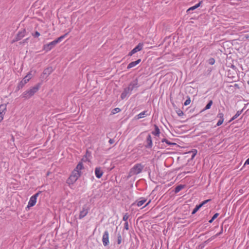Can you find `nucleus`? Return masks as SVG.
Instances as JSON below:
<instances>
[{
	"instance_id": "nucleus-8",
	"label": "nucleus",
	"mask_w": 249,
	"mask_h": 249,
	"mask_svg": "<svg viewBox=\"0 0 249 249\" xmlns=\"http://www.w3.org/2000/svg\"><path fill=\"white\" fill-rule=\"evenodd\" d=\"M31 73L29 72L20 81L19 86L22 87L25 84H26L32 78Z\"/></svg>"
},
{
	"instance_id": "nucleus-23",
	"label": "nucleus",
	"mask_w": 249,
	"mask_h": 249,
	"mask_svg": "<svg viewBox=\"0 0 249 249\" xmlns=\"http://www.w3.org/2000/svg\"><path fill=\"white\" fill-rule=\"evenodd\" d=\"M202 1H200L199 2H198V3L196 4L195 5L191 7L190 8H189L187 10V12L189 11L190 10H194L197 8L198 7H199L200 6V5L202 3Z\"/></svg>"
},
{
	"instance_id": "nucleus-12",
	"label": "nucleus",
	"mask_w": 249,
	"mask_h": 249,
	"mask_svg": "<svg viewBox=\"0 0 249 249\" xmlns=\"http://www.w3.org/2000/svg\"><path fill=\"white\" fill-rule=\"evenodd\" d=\"M104 174V172L101 167H97L95 169V174L97 178H100Z\"/></svg>"
},
{
	"instance_id": "nucleus-27",
	"label": "nucleus",
	"mask_w": 249,
	"mask_h": 249,
	"mask_svg": "<svg viewBox=\"0 0 249 249\" xmlns=\"http://www.w3.org/2000/svg\"><path fill=\"white\" fill-rule=\"evenodd\" d=\"M213 104V101L210 100L205 107V110L210 109Z\"/></svg>"
},
{
	"instance_id": "nucleus-3",
	"label": "nucleus",
	"mask_w": 249,
	"mask_h": 249,
	"mask_svg": "<svg viewBox=\"0 0 249 249\" xmlns=\"http://www.w3.org/2000/svg\"><path fill=\"white\" fill-rule=\"evenodd\" d=\"M62 39V36H59L57 39L54 40L49 43L44 45V50L46 52L50 51L56 44L59 42H60Z\"/></svg>"
},
{
	"instance_id": "nucleus-37",
	"label": "nucleus",
	"mask_w": 249,
	"mask_h": 249,
	"mask_svg": "<svg viewBox=\"0 0 249 249\" xmlns=\"http://www.w3.org/2000/svg\"><path fill=\"white\" fill-rule=\"evenodd\" d=\"M249 164V158L246 160L244 163V165Z\"/></svg>"
},
{
	"instance_id": "nucleus-29",
	"label": "nucleus",
	"mask_w": 249,
	"mask_h": 249,
	"mask_svg": "<svg viewBox=\"0 0 249 249\" xmlns=\"http://www.w3.org/2000/svg\"><path fill=\"white\" fill-rule=\"evenodd\" d=\"M182 188H183V186L181 185L177 186L175 188V192L176 193L179 192Z\"/></svg>"
},
{
	"instance_id": "nucleus-41",
	"label": "nucleus",
	"mask_w": 249,
	"mask_h": 249,
	"mask_svg": "<svg viewBox=\"0 0 249 249\" xmlns=\"http://www.w3.org/2000/svg\"><path fill=\"white\" fill-rule=\"evenodd\" d=\"M178 114L179 115H180L181 114H183V112H182V111H181L180 112H179Z\"/></svg>"
},
{
	"instance_id": "nucleus-40",
	"label": "nucleus",
	"mask_w": 249,
	"mask_h": 249,
	"mask_svg": "<svg viewBox=\"0 0 249 249\" xmlns=\"http://www.w3.org/2000/svg\"><path fill=\"white\" fill-rule=\"evenodd\" d=\"M222 229L221 230V232H219V233H217V234L215 235V237H216V236H218V235H220V234L222 233Z\"/></svg>"
},
{
	"instance_id": "nucleus-13",
	"label": "nucleus",
	"mask_w": 249,
	"mask_h": 249,
	"mask_svg": "<svg viewBox=\"0 0 249 249\" xmlns=\"http://www.w3.org/2000/svg\"><path fill=\"white\" fill-rule=\"evenodd\" d=\"M131 94V92L129 91V89L127 88H125L124 91L122 92L121 95V98L124 100L129 96Z\"/></svg>"
},
{
	"instance_id": "nucleus-15",
	"label": "nucleus",
	"mask_w": 249,
	"mask_h": 249,
	"mask_svg": "<svg viewBox=\"0 0 249 249\" xmlns=\"http://www.w3.org/2000/svg\"><path fill=\"white\" fill-rule=\"evenodd\" d=\"M138 87V82L137 81H133L129 84L128 86L127 87L129 89V91L132 92V90Z\"/></svg>"
},
{
	"instance_id": "nucleus-25",
	"label": "nucleus",
	"mask_w": 249,
	"mask_h": 249,
	"mask_svg": "<svg viewBox=\"0 0 249 249\" xmlns=\"http://www.w3.org/2000/svg\"><path fill=\"white\" fill-rule=\"evenodd\" d=\"M161 142H166L167 144L169 145H177L176 143H174V142H169L168 140H167V139H163L162 140H161Z\"/></svg>"
},
{
	"instance_id": "nucleus-17",
	"label": "nucleus",
	"mask_w": 249,
	"mask_h": 249,
	"mask_svg": "<svg viewBox=\"0 0 249 249\" xmlns=\"http://www.w3.org/2000/svg\"><path fill=\"white\" fill-rule=\"evenodd\" d=\"M141 62V59H138L137 60H136L135 61L131 62V63H130L128 65V66L127 67V69H131L132 68H133L135 66H136L137 65L139 64Z\"/></svg>"
},
{
	"instance_id": "nucleus-31",
	"label": "nucleus",
	"mask_w": 249,
	"mask_h": 249,
	"mask_svg": "<svg viewBox=\"0 0 249 249\" xmlns=\"http://www.w3.org/2000/svg\"><path fill=\"white\" fill-rule=\"evenodd\" d=\"M129 218V215L127 213H125L124 215L123 216V219L124 221H125L126 222H127V219H128Z\"/></svg>"
},
{
	"instance_id": "nucleus-30",
	"label": "nucleus",
	"mask_w": 249,
	"mask_h": 249,
	"mask_svg": "<svg viewBox=\"0 0 249 249\" xmlns=\"http://www.w3.org/2000/svg\"><path fill=\"white\" fill-rule=\"evenodd\" d=\"M122 236L121 234H118L117 237V243L118 244L120 245L122 242Z\"/></svg>"
},
{
	"instance_id": "nucleus-10",
	"label": "nucleus",
	"mask_w": 249,
	"mask_h": 249,
	"mask_svg": "<svg viewBox=\"0 0 249 249\" xmlns=\"http://www.w3.org/2000/svg\"><path fill=\"white\" fill-rule=\"evenodd\" d=\"M6 110V105L2 104L0 106V123L3 119V116Z\"/></svg>"
},
{
	"instance_id": "nucleus-19",
	"label": "nucleus",
	"mask_w": 249,
	"mask_h": 249,
	"mask_svg": "<svg viewBox=\"0 0 249 249\" xmlns=\"http://www.w3.org/2000/svg\"><path fill=\"white\" fill-rule=\"evenodd\" d=\"M52 72V68H47L45 69L43 71V74L42 75L43 78L47 77Z\"/></svg>"
},
{
	"instance_id": "nucleus-6",
	"label": "nucleus",
	"mask_w": 249,
	"mask_h": 249,
	"mask_svg": "<svg viewBox=\"0 0 249 249\" xmlns=\"http://www.w3.org/2000/svg\"><path fill=\"white\" fill-rule=\"evenodd\" d=\"M39 194V193H36L30 197V200L28 203L27 206L28 207H33L36 204V199Z\"/></svg>"
},
{
	"instance_id": "nucleus-28",
	"label": "nucleus",
	"mask_w": 249,
	"mask_h": 249,
	"mask_svg": "<svg viewBox=\"0 0 249 249\" xmlns=\"http://www.w3.org/2000/svg\"><path fill=\"white\" fill-rule=\"evenodd\" d=\"M152 133L156 136L159 135L160 134V129L156 127L155 130L152 132Z\"/></svg>"
},
{
	"instance_id": "nucleus-24",
	"label": "nucleus",
	"mask_w": 249,
	"mask_h": 249,
	"mask_svg": "<svg viewBox=\"0 0 249 249\" xmlns=\"http://www.w3.org/2000/svg\"><path fill=\"white\" fill-rule=\"evenodd\" d=\"M146 201V199L145 198H141V200L137 201V205L138 207H140V206H142Z\"/></svg>"
},
{
	"instance_id": "nucleus-2",
	"label": "nucleus",
	"mask_w": 249,
	"mask_h": 249,
	"mask_svg": "<svg viewBox=\"0 0 249 249\" xmlns=\"http://www.w3.org/2000/svg\"><path fill=\"white\" fill-rule=\"evenodd\" d=\"M143 168V166L141 163L135 164L131 169L129 172L130 176L138 175L140 173Z\"/></svg>"
},
{
	"instance_id": "nucleus-22",
	"label": "nucleus",
	"mask_w": 249,
	"mask_h": 249,
	"mask_svg": "<svg viewBox=\"0 0 249 249\" xmlns=\"http://www.w3.org/2000/svg\"><path fill=\"white\" fill-rule=\"evenodd\" d=\"M242 112V110L237 111L236 114L228 121V123H230L232 120H234V119H236L241 114Z\"/></svg>"
},
{
	"instance_id": "nucleus-14",
	"label": "nucleus",
	"mask_w": 249,
	"mask_h": 249,
	"mask_svg": "<svg viewBox=\"0 0 249 249\" xmlns=\"http://www.w3.org/2000/svg\"><path fill=\"white\" fill-rule=\"evenodd\" d=\"M210 201V199H207L206 200L203 201L201 204H200L196 206V207L195 208V209L193 210L192 212V214H195L196 212L198 211V210L204 204L207 203L208 202Z\"/></svg>"
},
{
	"instance_id": "nucleus-36",
	"label": "nucleus",
	"mask_w": 249,
	"mask_h": 249,
	"mask_svg": "<svg viewBox=\"0 0 249 249\" xmlns=\"http://www.w3.org/2000/svg\"><path fill=\"white\" fill-rule=\"evenodd\" d=\"M124 228L126 230H128V222H126L124 223Z\"/></svg>"
},
{
	"instance_id": "nucleus-34",
	"label": "nucleus",
	"mask_w": 249,
	"mask_h": 249,
	"mask_svg": "<svg viewBox=\"0 0 249 249\" xmlns=\"http://www.w3.org/2000/svg\"><path fill=\"white\" fill-rule=\"evenodd\" d=\"M33 36L35 37H37L40 36V34L38 32L36 31L34 34H33Z\"/></svg>"
},
{
	"instance_id": "nucleus-38",
	"label": "nucleus",
	"mask_w": 249,
	"mask_h": 249,
	"mask_svg": "<svg viewBox=\"0 0 249 249\" xmlns=\"http://www.w3.org/2000/svg\"><path fill=\"white\" fill-rule=\"evenodd\" d=\"M108 142H109V143L110 144H112V143H114V140H113V139H110L109 140Z\"/></svg>"
},
{
	"instance_id": "nucleus-9",
	"label": "nucleus",
	"mask_w": 249,
	"mask_h": 249,
	"mask_svg": "<svg viewBox=\"0 0 249 249\" xmlns=\"http://www.w3.org/2000/svg\"><path fill=\"white\" fill-rule=\"evenodd\" d=\"M25 33L26 31L25 29H22V30L19 31L16 38L13 39V42L18 41L21 39L25 36Z\"/></svg>"
},
{
	"instance_id": "nucleus-5",
	"label": "nucleus",
	"mask_w": 249,
	"mask_h": 249,
	"mask_svg": "<svg viewBox=\"0 0 249 249\" xmlns=\"http://www.w3.org/2000/svg\"><path fill=\"white\" fill-rule=\"evenodd\" d=\"M89 210V206L87 205H85L82 207V210L80 211L79 215V219H82L86 216Z\"/></svg>"
},
{
	"instance_id": "nucleus-7",
	"label": "nucleus",
	"mask_w": 249,
	"mask_h": 249,
	"mask_svg": "<svg viewBox=\"0 0 249 249\" xmlns=\"http://www.w3.org/2000/svg\"><path fill=\"white\" fill-rule=\"evenodd\" d=\"M143 45V43H139L136 47H135L133 50H131V51L129 53L128 55L132 56L137 52L141 51L142 49Z\"/></svg>"
},
{
	"instance_id": "nucleus-35",
	"label": "nucleus",
	"mask_w": 249,
	"mask_h": 249,
	"mask_svg": "<svg viewBox=\"0 0 249 249\" xmlns=\"http://www.w3.org/2000/svg\"><path fill=\"white\" fill-rule=\"evenodd\" d=\"M215 62V60L213 58H210L209 60V63L211 65H213Z\"/></svg>"
},
{
	"instance_id": "nucleus-16",
	"label": "nucleus",
	"mask_w": 249,
	"mask_h": 249,
	"mask_svg": "<svg viewBox=\"0 0 249 249\" xmlns=\"http://www.w3.org/2000/svg\"><path fill=\"white\" fill-rule=\"evenodd\" d=\"M217 118L218 119L216 124H222L224 122V114L222 112H219Z\"/></svg>"
},
{
	"instance_id": "nucleus-1",
	"label": "nucleus",
	"mask_w": 249,
	"mask_h": 249,
	"mask_svg": "<svg viewBox=\"0 0 249 249\" xmlns=\"http://www.w3.org/2000/svg\"><path fill=\"white\" fill-rule=\"evenodd\" d=\"M39 88L40 84H38L29 89L25 91L21 95V97L24 99H29L38 90Z\"/></svg>"
},
{
	"instance_id": "nucleus-4",
	"label": "nucleus",
	"mask_w": 249,
	"mask_h": 249,
	"mask_svg": "<svg viewBox=\"0 0 249 249\" xmlns=\"http://www.w3.org/2000/svg\"><path fill=\"white\" fill-rule=\"evenodd\" d=\"M80 174L77 173L76 171H72L71 175L67 179V182L69 184H73L80 177Z\"/></svg>"
},
{
	"instance_id": "nucleus-26",
	"label": "nucleus",
	"mask_w": 249,
	"mask_h": 249,
	"mask_svg": "<svg viewBox=\"0 0 249 249\" xmlns=\"http://www.w3.org/2000/svg\"><path fill=\"white\" fill-rule=\"evenodd\" d=\"M120 111H121V109L118 107H116V108H115L112 109V110L111 111V113L112 114H115L118 113Z\"/></svg>"
},
{
	"instance_id": "nucleus-21",
	"label": "nucleus",
	"mask_w": 249,
	"mask_h": 249,
	"mask_svg": "<svg viewBox=\"0 0 249 249\" xmlns=\"http://www.w3.org/2000/svg\"><path fill=\"white\" fill-rule=\"evenodd\" d=\"M147 112L146 111H143L141 112L140 113H139V114H138L135 117V118L137 119H141V118H142L144 117L145 116L147 115Z\"/></svg>"
},
{
	"instance_id": "nucleus-20",
	"label": "nucleus",
	"mask_w": 249,
	"mask_h": 249,
	"mask_svg": "<svg viewBox=\"0 0 249 249\" xmlns=\"http://www.w3.org/2000/svg\"><path fill=\"white\" fill-rule=\"evenodd\" d=\"M146 142L147 144L146 145V147L147 148H151L152 146V138L150 135H148L146 138Z\"/></svg>"
},
{
	"instance_id": "nucleus-11",
	"label": "nucleus",
	"mask_w": 249,
	"mask_h": 249,
	"mask_svg": "<svg viewBox=\"0 0 249 249\" xmlns=\"http://www.w3.org/2000/svg\"><path fill=\"white\" fill-rule=\"evenodd\" d=\"M102 241L105 246H107L109 243V234L107 231H105L103 234Z\"/></svg>"
},
{
	"instance_id": "nucleus-32",
	"label": "nucleus",
	"mask_w": 249,
	"mask_h": 249,
	"mask_svg": "<svg viewBox=\"0 0 249 249\" xmlns=\"http://www.w3.org/2000/svg\"><path fill=\"white\" fill-rule=\"evenodd\" d=\"M218 215V213H215L213 216L212 218L209 221V222L210 223H212L214 219H215Z\"/></svg>"
},
{
	"instance_id": "nucleus-18",
	"label": "nucleus",
	"mask_w": 249,
	"mask_h": 249,
	"mask_svg": "<svg viewBox=\"0 0 249 249\" xmlns=\"http://www.w3.org/2000/svg\"><path fill=\"white\" fill-rule=\"evenodd\" d=\"M83 168V165L82 162H79L76 166V168L73 171H76L77 173L80 174V176L81 174V170Z\"/></svg>"
},
{
	"instance_id": "nucleus-39",
	"label": "nucleus",
	"mask_w": 249,
	"mask_h": 249,
	"mask_svg": "<svg viewBox=\"0 0 249 249\" xmlns=\"http://www.w3.org/2000/svg\"><path fill=\"white\" fill-rule=\"evenodd\" d=\"M151 201V200H149L148 201V202L145 204V205L144 206V207H145L147 206V205H148L150 203Z\"/></svg>"
},
{
	"instance_id": "nucleus-33",
	"label": "nucleus",
	"mask_w": 249,
	"mask_h": 249,
	"mask_svg": "<svg viewBox=\"0 0 249 249\" xmlns=\"http://www.w3.org/2000/svg\"><path fill=\"white\" fill-rule=\"evenodd\" d=\"M191 103V99L190 98H188L184 102V105L185 106H187L190 104Z\"/></svg>"
}]
</instances>
